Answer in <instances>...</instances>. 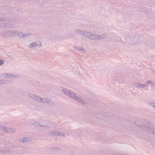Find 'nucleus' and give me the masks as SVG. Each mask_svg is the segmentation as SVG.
Masks as SVG:
<instances>
[{"mask_svg":"<svg viewBox=\"0 0 155 155\" xmlns=\"http://www.w3.org/2000/svg\"><path fill=\"white\" fill-rule=\"evenodd\" d=\"M73 96H74V97H73L74 98H75V97H76L75 96H74V94H73Z\"/></svg>","mask_w":155,"mask_h":155,"instance_id":"nucleus-3","label":"nucleus"},{"mask_svg":"<svg viewBox=\"0 0 155 155\" xmlns=\"http://www.w3.org/2000/svg\"><path fill=\"white\" fill-rule=\"evenodd\" d=\"M4 63V61L2 60H0V65Z\"/></svg>","mask_w":155,"mask_h":155,"instance_id":"nucleus-2","label":"nucleus"},{"mask_svg":"<svg viewBox=\"0 0 155 155\" xmlns=\"http://www.w3.org/2000/svg\"><path fill=\"white\" fill-rule=\"evenodd\" d=\"M36 46L35 44V43H33L30 45V47H32Z\"/></svg>","mask_w":155,"mask_h":155,"instance_id":"nucleus-1","label":"nucleus"},{"mask_svg":"<svg viewBox=\"0 0 155 155\" xmlns=\"http://www.w3.org/2000/svg\"><path fill=\"white\" fill-rule=\"evenodd\" d=\"M71 97H73L72 96H71Z\"/></svg>","mask_w":155,"mask_h":155,"instance_id":"nucleus-5","label":"nucleus"},{"mask_svg":"<svg viewBox=\"0 0 155 155\" xmlns=\"http://www.w3.org/2000/svg\"><path fill=\"white\" fill-rule=\"evenodd\" d=\"M25 140H24H24H23V142H25Z\"/></svg>","mask_w":155,"mask_h":155,"instance_id":"nucleus-4","label":"nucleus"}]
</instances>
